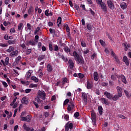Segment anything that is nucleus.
Listing matches in <instances>:
<instances>
[{
  "instance_id": "3c124183",
  "label": "nucleus",
  "mask_w": 131,
  "mask_h": 131,
  "mask_svg": "<svg viewBox=\"0 0 131 131\" xmlns=\"http://www.w3.org/2000/svg\"><path fill=\"white\" fill-rule=\"evenodd\" d=\"M74 117H75V118H77L79 117V113L77 112H76L74 114Z\"/></svg>"
},
{
  "instance_id": "ea45409f",
  "label": "nucleus",
  "mask_w": 131,
  "mask_h": 131,
  "mask_svg": "<svg viewBox=\"0 0 131 131\" xmlns=\"http://www.w3.org/2000/svg\"><path fill=\"white\" fill-rule=\"evenodd\" d=\"M9 61H10V58L9 57H6L5 59V66L6 65H8L9 64Z\"/></svg>"
},
{
  "instance_id": "b1692460",
  "label": "nucleus",
  "mask_w": 131,
  "mask_h": 131,
  "mask_svg": "<svg viewBox=\"0 0 131 131\" xmlns=\"http://www.w3.org/2000/svg\"><path fill=\"white\" fill-rule=\"evenodd\" d=\"M86 88L88 90H91V89L93 88V83L90 82V81H87V86Z\"/></svg>"
},
{
  "instance_id": "20e7f679",
  "label": "nucleus",
  "mask_w": 131,
  "mask_h": 131,
  "mask_svg": "<svg viewBox=\"0 0 131 131\" xmlns=\"http://www.w3.org/2000/svg\"><path fill=\"white\" fill-rule=\"evenodd\" d=\"M75 108V105H74V103L73 102V101L70 102V104L68 105L67 110L68 113L70 112L71 111H72L73 109Z\"/></svg>"
},
{
  "instance_id": "c9c22d12",
  "label": "nucleus",
  "mask_w": 131,
  "mask_h": 131,
  "mask_svg": "<svg viewBox=\"0 0 131 131\" xmlns=\"http://www.w3.org/2000/svg\"><path fill=\"white\" fill-rule=\"evenodd\" d=\"M45 57H46V55H40L38 58V61L39 62H40L41 60H43V59H45Z\"/></svg>"
},
{
  "instance_id": "c03bdc74",
  "label": "nucleus",
  "mask_w": 131,
  "mask_h": 131,
  "mask_svg": "<svg viewBox=\"0 0 131 131\" xmlns=\"http://www.w3.org/2000/svg\"><path fill=\"white\" fill-rule=\"evenodd\" d=\"M80 8H82V9L83 11H85L86 12H87L88 11L86 10V9H85V5H83V4H81L80 5Z\"/></svg>"
},
{
  "instance_id": "c756f323",
  "label": "nucleus",
  "mask_w": 131,
  "mask_h": 131,
  "mask_svg": "<svg viewBox=\"0 0 131 131\" xmlns=\"http://www.w3.org/2000/svg\"><path fill=\"white\" fill-rule=\"evenodd\" d=\"M47 71H48V72H52L53 71V66H52L51 64H49L47 66Z\"/></svg>"
},
{
  "instance_id": "a878e982",
  "label": "nucleus",
  "mask_w": 131,
  "mask_h": 131,
  "mask_svg": "<svg viewBox=\"0 0 131 131\" xmlns=\"http://www.w3.org/2000/svg\"><path fill=\"white\" fill-rule=\"evenodd\" d=\"M120 7L121 8V9H122V10H125L126 9V8H127V5L126 3H125V2H123L121 3Z\"/></svg>"
},
{
  "instance_id": "680f3d73",
  "label": "nucleus",
  "mask_w": 131,
  "mask_h": 131,
  "mask_svg": "<svg viewBox=\"0 0 131 131\" xmlns=\"http://www.w3.org/2000/svg\"><path fill=\"white\" fill-rule=\"evenodd\" d=\"M10 31L11 33H15V32H16V30H15V28H11Z\"/></svg>"
},
{
  "instance_id": "4d7b16f0",
  "label": "nucleus",
  "mask_w": 131,
  "mask_h": 131,
  "mask_svg": "<svg viewBox=\"0 0 131 131\" xmlns=\"http://www.w3.org/2000/svg\"><path fill=\"white\" fill-rule=\"evenodd\" d=\"M61 59H62V60H63V61H64V62H67L68 61V59H67V58L65 57V56H64V55L61 56Z\"/></svg>"
},
{
  "instance_id": "49530a36",
  "label": "nucleus",
  "mask_w": 131,
  "mask_h": 131,
  "mask_svg": "<svg viewBox=\"0 0 131 131\" xmlns=\"http://www.w3.org/2000/svg\"><path fill=\"white\" fill-rule=\"evenodd\" d=\"M64 119L67 121H68L69 119V115H64Z\"/></svg>"
},
{
  "instance_id": "09e8293b",
  "label": "nucleus",
  "mask_w": 131,
  "mask_h": 131,
  "mask_svg": "<svg viewBox=\"0 0 131 131\" xmlns=\"http://www.w3.org/2000/svg\"><path fill=\"white\" fill-rule=\"evenodd\" d=\"M68 103H69V99H66L63 102V106L67 105Z\"/></svg>"
},
{
  "instance_id": "de8ad7c7",
  "label": "nucleus",
  "mask_w": 131,
  "mask_h": 131,
  "mask_svg": "<svg viewBox=\"0 0 131 131\" xmlns=\"http://www.w3.org/2000/svg\"><path fill=\"white\" fill-rule=\"evenodd\" d=\"M57 23L59 24H61V23H62V18L60 16L57 19Z\"/></svg>"
},
{
  "instance_id": "774afa93",
  "label": "nucleus",
  "mask_w": 131,
  "mask_h": 131,
  "mask_svg": "<svg viewBox=\"0 0 131 131\" xmlns=\"http://www.w3.org/2000/svg\"><path fill=\"white\" fill-rule=\"evenodd\" d=\"M62 82H66V83H67L68 82V80L67 79V78H62Z\"/></svg>"
},
{
  "instance_id": "412c9836",
  "label": "nucleus",
  "mask_w": 131,
  "mask_h": 131,
  "mask_svg": "<svg viewBox=\"0 0 131 131\" xmlns=\"http://www.w3.org/2000/svg\"><path fill=\"white\" fill-rule=\"evenodd\" d=\"M122 45L124 47V51L126 52L128 50V48H130V45L129 43L127 44V42L123 43Z\"/></svg>"
},
{
  "instance_id": "7ed1b4c3",
  "label": "nucleus",
  "mask_w": 131,
  "mask_h": 131,
  "mask_svg": "<svg viewBox=\"0 0 131 131\" xmlns=\"http://www.w3.org/2000/svg\"><path fill=\"white\" fill-rule=\"evenodd\" d=\"M82 101L83 103H84V105H86L88 104V95L86 93L84 92H82Z\"/></svg>"
},
{
  "instance_id": "6e6552de",
  "label": "nucleus",
  "mask_w": 131,
  "mask_h": 131,
  "mask_svg": "<svg viewBox=\"0 0 131 131\" xmlns=\"http://www.w3.org/2000/svg\"><path fill=\"white\" fill-rule=\"evenodd\" d=\"M107 3L108 8L111 10H114L115 7L114 6V3H113V2L111 0H108Z\"/></svg>"
},
{
  "instance_id": "79ce46f5",
  "label": "nucleus",
  "mask_w": 131,
  "mask_h": 131,
  "mask_svg": "<svg viewBox=\"0 0 131 131\" xmlns=\"http://www.w3.org/2000/svg\"><path fill=\"white\" fill-rule=\"evenodd\" d=\"M89 11L90 12V13L94 16H95V11H93V9H92V8H89Z\"/></svg>"
},
{
  "instance_id": "052dcab7",
  "label": "nucleus",
  "mask_w": 131,
  "mask_h": 131,
  "mask_svg": "<svg viewBox=\"0 0 131 131\" xmlns=\"http://www.w3.org/2000/svg\"><path fill=\"white\" fill-rule=\"evenodd\" d=\"M93 116H97L94 110H93L91 112V117H93Z\"/></svg>"
},
{
  "instance_id": "69168bd1",
  "label": "nucleus",
  "mask_w": 131,
  "mask_h": 131,
  "mask_svg": "<svg viewBox=\"0 0 131 131\" xmlns=\"http://www.w3.org/2000/svg\"><path fill=\"white\" fill-rule=\"evenodd\" d=\"M37 86V84H30V88H36Z\"/></svg>"
},
{
  "instance_id": "864d4df0",
  "label": "nucleus",
  "mask_w": 131,
  "mask_h": 131,
  "mask_svg": "<svg viewBox=\"0 0 131 131\" xmlns=\"http://www.w3.org/2000/svg\"><path fill=\"white\" fill-rule=\"evenodd\" d=\"M2 82L4 88H8V84L6 82V81H2Z\"/></svg>"
},
{
  "instance_id": "f3484780",
  "label": "nucleus",
  "mask_w": 131,
  "mask_h": 131,
  "mask_svg": "<svg viewBox=\"0 0 131 131\" xmlns=\"http://www.w3.org/2000/svg\"><path fill=\"white\" fill-rule=\"evenodd\" d=\"M18 54H19V51L18 50L13 51L10 53V57H17L18 56Z\"/></svg>"
},
{
  "instance_id": "e433bc0d",
  "label": "nucleus",
  "mask_w": 131,
  "mask_h": 131,
  "mask_svg": "<svg viewBox=\"0 0 131 131\" xmlns=\"http://www.w3.org/2000/svg\"><path fill=\"white\" fill-rule=\"evenodd\" d=\"M21 60V56H18L16 59H15V62L16 64H19V61Z\"/></svg>"
},
{
  "instance_id": "0eeeda50",
  "label": "nucleus",
  "mask_w": 131,
  "mask_h": 131,
  "mask_svg": "<svg viewBox=\"0 0 131 131\" xmlns=\"http://www.w3.org/2000/svg\"><path fill=\"white\" fill-rule=\"evenodd\" d=\"M116 76H117L118 79H121L122 82H123V83H125V84H126V83H127V81H126V79L125 78V76H124V75H121L117 76V75H116Z\"/></svg>"
},
{
  "instance_id": "4468645a",
  "label": "nucleus",
  "mask_w": 131,
  "mask_h": 131,
  "mask_svg": "<svg viewBox=\"0 0 131 131\" xmlns=\"http://www.w3.org/2000/svg\"><path fill=\"white\" fill-rule=\"evenodd\" d=\"M100 101L102 104H104L105 105H106L107 106H109V101H108V100L106 99L105 98H101L100 99Z\"/></svg>"
},
{
  "instance_id": "5fc2aeb1",
  "label": "nucleus",
  "mask_w": 131,
  "mask_h": 131,
  "mask_svg": "<svg viewBox=\"0 0 131 131\" xmlns=\"http://www.w3.org/2000/svg\"><path fill=\"white\" fill-rule=\"evenodd\" d=\"M49 31H50V33H51V34H55V30H54L52 28H50V29H49Z\"/></svg>"
},
{
  "instance_id": "9d476101",
  "label": "nucleus",
  "mask_w": 131,
  "mask_h": 131,
  "mask_svg": "<svg viewBox=\"0 0 131 131\" xmlns=\"http://www.w3.org/2000/svg\"><path fill=\"white\" fill-rule=\"evenodd\" d=\"M111 56H112V57H113L114 59H115V61L117 62V63H118V64H119V63H120V61H119V59H118V58L117 57L116 55L115 54V53H114V51H113V50H112V51H111Z\"/></svg>"
},
{
  "instance_id": "2f4dec72",
  "label": "nucleus",
  "mask_w": 131,
  "mask_h": 131,
  "mask_svg": "<svg viewBox=\"0 0 131 131\" xmlns=\"http://www.w3.org/2000/svg\"><path fill=\"white\" fill-rule=\"evenodd\" d=\"M120 97V96H119V94L115 95L114 97L112 98V99L113 101H117V100H118Z\"/></svg>"
},
{
  "instance_id": "37998d69",
  "label": "nucleus",
  "mask_w": 131,
  "mask_h": 131,
  "mask_svg": "<svg viewBox=\"0 0 131 131\" xmlns=\"http://www.w3.org/2000/svg\"><path fill=\"white\" fill-rule=\"evenodd\" d=\"M0 47L2 48H7L8 47V44H4L3 43H0Z\"/></svg>"
},
{
  "instance_id": "a19ab883",
  "label": "nucleus",
  "mask_w": 131,
  "mask_h": 131,
  "mask_svg": "<svg viewBox=\"0 0 131 131\" xmlns=\"http://www.w3.org/2000/svg\"><path fill=\"white\" fill-rule=\"evenodd\" d=\"M81 46L83 48H85L86 47V43H85V42H84V41H81Z\"/></svg>"
},
{
  "instance_id": "1a4fd4ad",
  "label": "nucleus",
  "mask_w": 131,
  "mask_h": 131,
  "mask_svg": "<svg viewBox=\"0 0 131 131\" xmlns=\"http://www.w3.org/2000/svg\"><path fill=\"white\" fill-rule=\"evenodd\" d=\"M86 27L88 30H89V32H92V31H93V29L94 28V26H93V25H92V24L86 23Z\"/></svg>"
},
{
  "instance_id": "473e14b6",
  "label": "nucleus",
  "mask_w": 131,
  "mask_h": 131,
  "mask_svg": "<svg viewBox=\"0 0 131 131\" xmlns=\"http://www.w3.org/2000/svg\"><path fill=\"white\" fill-rule=\"evenodd\" d=\"M31 80H33V81L35 82H38L39 79H38V78H36L35 76H32L31 78Z\"/></svg>"
},
{
  "instance_id": "f03ea898",
  "label": "nucleus",
  "mask_w": 131,
  "mask_h": 131,
  "mask_svg": "<svg viewBox=\"0 0 131 131\" xmlns=\"http://www.w3.org/2000/svg\"><path fill=\"white\" fill-rule=\"evenodd\" d=\"M73 55L75 58V60H76L77 62H78L79 64H84V60L83 59V58L81 56H79V55L77 54L76 51H74Z\"/></svg>"
},
{
  "instance_id": "5701e85b",
  "label": "nucleus",
  "mask_w": 131,
  "mask_h": 131,
  "mask_svg": "<svg viewBox=\"0 0 131 131\" xmlns=\"http://www.w3.org/2000/svg\"><path fill=\"white\" fill-rule=\"evenodd\" d=\"M85 35L87 37L88 40L90 39H92L93 37H94V35L92 34V33H85Z\"/></svg>"
},
{
  "instance_id": "423d86ee",
  "label": "nucleus",
  "mask_w": 131,
  "mask_h": 131,
  "mask_svg": "<svg viewBox=\"0 0 131 131\" xmlns=\"http://www.w3.org/2000/svg\"><path fill=\"white\" fill-rule=\"evenodd\" d=\"M70 122H68L65 126V130L66 131H69V128L70 129H73V123H70Z\"/></svg>"
},
{
  "instance_id": "e2e57ef3",
  "label": "nucleus",
  "mask_w": 131,
  "mask_h": 131,
  "mask_svg": "<svg viewBox=\"0 0 131 131\" xmlns=\"http://www.w3.org/2000/svg\"><path fill=\"white\" fill-rule=\"evenodd\" d=\"M22 26H23V24L20 23L18 26V30H21V28H22Z\"/></svg>"
},
{
  "instance_id": "c85d7f7f",
  "label": "nucleus",
  "mask_w": 131,
  "mask_h": 131,
  "mask_svg": "<svg viewBox=\"0 0 131 131\" xmlns=\"http://www.w3.org/2000/svg\"><path fill=\"white\" fill-rule=\"evenodd\" d=\"M98 109L100 115H103V107H102L101 105H99L98 106Z\"/></svg>"
},
{
  "instance_id": "9b49d317",
  "label": "nucleus",
  "mask_w": 131,
  "mask_h": 131,
  "mask_svg": "<svg viewBox=\"0 0 131 131\" xmlns=\"http://www.w3.org/2000/svg\"><path fill=\"white\" fill-rule=\"evenodd\" d=\"M116 89L117 90L118 95L120 96V97H122V88L119 86H117Z\"/></svg>"
},
{
  "instance_id": "393cba45",
  "label": "nucleus",
  "mask_w": 131,
  "mask_h": 131,
  "mask_svg": "<svg viewBox=\"0 0 131 131\" xmlns=\"http://www.w3.org/2000/svg\"><path fill=\"white\" fill-rule=\"evenodd\" d=\"M13 51H15V48L14 47V46H9V49L6 50V52L7 53H12V52H13Z\"/></svg>"
},
{
  "instance_id": "72a5a7b5",
  "label": "nucleus",
  "mask_w": 131,
  "mask_h": 131,
  "mask_svg": "<svg viewBox=\"0 0 131 131\" xmlns=\"http://www.w3.org/2000/svg\"><path fill=\"white\" fill-rule=\"evenodd\" d=\"M64 28L66 30L67 32H69L70 31V28H69V26H68V24H66L63 25Z\"/></svg>"
},
{
  "instance_id": "2eb2a0df",
  "label": "nucleus",
  "mask_w": 131,
  "mask_h": 131,
  "mask_svg": "<svg viewBox=\"0 0 131 131\" xmlns=\"http://www.w3.org/2000/svg\"><path fill=\"white\" fill-rule=\"evenodd\" d=\"M100 6L101 7L102 11H103L104 13H107V6H106V4L104 3H101Z\"/></svg>"
},
{
  "instance_id": "4c0bfd02",
  "label": "nucleus",
  "mask_w": 131,
  "mask_h": 131,
  "mask_svg": "<svg viewBox=\"0 0 131 131\" xmlns=\"http://www.w3.org/2000/svg\"><path fill=\"white\" fill-rule=\"evenodd\" d=\"M28 43H29V45H30L31 46H35V45H36L35 42H34V41L33 40L29 41Z\"/></svg>"
},
{
  "instance_id": "6e6d98bb",
  "label": "nucleus",
  "mask_w": 131,
  "mask_h": 131,
  "mask_svg": "<svg viewBox=\"0 0 131 131\" xmlns=\"http://www.w3.org/2000/svg\"><path fill=\"white\" fill-rule=\"evenodd\" d=\"M118 117L119 118H122V119H125V118H126L125 117V116H123V115H118Z\"/></svg>"
},
{
  "instance_id": "dca6fc26",
  "label": "nucleus",
  "mask_w": 131,
  "mask_h": 131,
  "mask_svg": "<svg viewBox=\"0 0 131 131\" xmlns=\"http://www.w3.org/2000/svg\"><path fill=\"white\" fill-rule=\"evenodd\" d=\"M34 12V10H33V7L30 6L28 10V15L32 16L33 13Z\"/></svg>"
},
{
  "instance_id": "58836bf2",
  "label": "nucleus",
  "mask_w": 131,
  "mask_h": 131,
  "mask_svg": "<svg viewBox=\"0 0 131 131\" xmlns=\"http://www.w3.org/2000/svg\"><path fill=\"white\" fill-rule=\"evenodd\" d=\"M124 92L125 93V95L126 97H127V98H128V99H129V98H130V96H129V93H128L127 92V91L124 90Z\"/></svg>"
},
{
  "instance_id": "bf43d9fd",
  "label": "nucleus",
  "mask_w": 131,
  "mask_h": 131,
  "mask_svg": "<svg viewBox=\"0 0 131 131\" xmlns=\"http://www.w3.org/2000/svg\"><path fill=\"white\" fill-rule=\"evenodd\" d=\"M49 50L50 51H53V50H54V48H53V45L50 43L49 45Z\"/></svg>"
},
{
  "instance_id": "aec40b11",
  "label": "nucleus",
  "mask_w": 131,
  "mask_h": 131,
  "mask_svg": "<svg viewBox=\"0 0 131 131\" xmlns=\"http://www.w3.org/2000/svg\"><path fill=\"white\" fill-rule=\"evenodd\" d=\"M21 103L23 104H25V105H28V103H29L28 101V98L26 97L23 98L21 99Z\"/></svg>"
},
{
  "instance_id": "bb28decb",
  "label": "nucleus",
  "mask_w": 131,
  "mask_h": 131,
  "mask_svg": "<svg viewBox=\"0 0 131 131\" xmlns=\"http://www.w3.org/2000/svg\"><path fill=\"white\" fill-rule=\"evenodd\" d=\"M69 64L70 69H73L74 67V62H73V61L71 59L69 60Z\"/></svg>"
},
{
  "instance_id": "7c9ffc66",
  "label": "nucleus",
  "mask_w": 131,
  "mask_h": 131,
  "mask_svg": "<svg viewBox=\"0 0 131 131\" xmlns=\"http://www.w3.org/2000/svg\"><path fill=\"white\" fill-rule=\"evenodd\" d=\"M4 38L5 39V40H9V39H12L13 37L12 36H9V35H8V34H6L4 36Z\"/></svg>"
},
{
  "instance_id": "4be33fe9",
  "label": "nucleus",
  "mask_w": 131,
  "mask_h": 131,
  "mask_svg": "<svg viewBox=\"0 0 131 131\" xmlns=\"http://www.w3.org/2000/svg\"><path fill=\"white\" fill-rule=\"evenodd\" d=\"M123 61L126 64V66H128L129 65V60H128V58L126 56H124L123 58Z\"/></svg>"
},
{
  "instance_id": "338daca9",
  "label": "nucleus",
  "mask_w": 131,
  "mask_h": 131,
  "mask_svg": "<svg viewBox=\"0 0 131 131\" xmlns=\"http://www.w3.org/2000/svg\"><path fill=\"white\" fill-rule=\"evenodd\" d=\"M27 27H28V29L29 30H30V31H31V25L29 23L27 24Z\"/></svg>"
},
{
  "instance_id": "a211bd4d",
  "label": "nucleus",
  "mask_w": 131,
  "mask_h": 131,
  "mask_svg": "<svg viewBox=\"0 0 131 131\" xmlns=\"http://www.w3.org/2000/svg\"><path fill=\"white\" fill-rule=\"evenodd\" d=\"M104 95L106 97L107 99H108V100H111V99H112V94H111L110 93L105 91L104 93Z\"/></svg>"
},
{
  "instance_id": "39448f33",
  "label": "nucleus",
  "mask_w": 131,
  "mask_h": 131,
  "mask_svg": "<svg viewBox=\"0 0 131 131\" xmlns=\"http://www.w3.org/2000/svg\"><path fill=\"white\" fill-rule=\"evenodd\" d=\"M32 117L31 115H28L26 117H22L21 118V121H27V122H30Z\"/></svg>"
},
{
  "instance_id": "cd10ccee",
  "label": "nucleus",
  "mask_w": 131,
  "mask_h": 131,
  "mask_svg": "<svg viewBox=\"0 0 131 131\" xmlns=\"http://www.w3.org/2000/svg\"><path fill=\"white\" fill-rule=\"evenodd\" d=\"M93 76L95 81H98V80H99V75L97 72L94 73Z\"/></svg>"
},
{
  "instance_id": "f8f14e48",
  "label": "nucleus",
  "mask_w": 131,
  "mask_h": 131,
  "mask_svg": "<svg viewBox=\"0 0 131 131\" xmlns=\"http://www.w3.org/2000/svg\"><path fill=\"white\" fill-rule=\"evenodd\" d=\"M23 128L24 129H25V130L26 131H34V128H33V127H29L27 126L26 124H24L23 125Z\"/></svg>"
},
{
  "instance_id": "f704fd0d",
  "label": "nucleus",
  "mask_w": 131,
  "mask_h": 131,
  "mask_svg": "<svg viewBox=\"0 0 131 131\" xmlns=\"http://www.w3.org/2000/svg\"><path fill=\"white\" fill-rule=\"evenodd\" d=\"M7 42L9 45H15L16 43V40H9L7 41Z\"/></svg>"
},
{
  "instance_id": "ddd939ff",
  "label": "nucleus",
  "mask_w": 131,
  "mask_h": 131,
  "mask_svg": "<svg viewBox=\"0 0 131 131\" xmlns=\"http://www.w3.org/2000/svg\"><path fill=\"white\" fill-rule=\"evenodd\" d=\"M61 46H63V50L66 53H70V49H69V47H68L65 43H62L61 44Z\"/></svg>"
},
{
  "instance_id": "8fccbe9b",
  "label": "nucleus",
  "mask_w": 131,
  "mask_h": 131,
  "mask_svg": "<svg viewBox=\"0 0 131 131\" xmlns=\"http://www.w3.org/2000/svg\"><path fill=\"white\" fill-rule=\"evenodd\" d=\"M26 75V78H30V76H31V73L29 72V71L27 73Z\"/></svg>"
},
{
  "instance_id": "13d9d810",
  "label": "nucleus",
  "mask_w": 131,
  "mask_h": 131,
  "mask_svg": "<svg viewBox=\"0 0 131 131\" xmlns=\"http://www.w3.org/2000/svg\"><path fill=\"white\" fill-rule=\"evenodd\" d=\"M99 42L101 43V46H103V47L105 46V43L103 40L100 39L99 40Z\"/></svg>"
},
{
  "instance_id": "f257e3e1",
  "label": "nucleus",
  "mask_w": 131,
  "mask_h": 131,
  "mask_svg": "<svg viewBox=\"0 0 131 131\" xmlns=\"http://www.w3.org/2000/svg\"><path fill=\"white\" fill-rule=\"evenodd\" d=\"M46 92L45 91H39L38 93V96L35 98V101H37L38 103H40L41 102V100H40V98L42 99V100H46Z\"/></svg>"
},
{
  "instance_id": "6ab92c4d",
  "label": "nucleus",
  "mask_w": 131,
  "mask_h": 131,
  "mask_svg": "<svg viewBox=\"0 0 131 131\" xmlns=\"http://www.w3.org/2000/svg\"><path fill=\"white\" fill-rule=\"evenodd\" d=\"M91 120L94 126L97 125V116L91 117Z\"/></svg>"
},
{
  "instance_id": "603ef678",
  "label": "nucleus",
  "mask_w": 131,
  "mask_h": 131,
  "mask_svg": "<svg viewBox=\"0 0 131 131\" xmlns=\"http://www.w3.org/2000/svg\"><path fill=\"white\" fill-rule=\"evenodd\" d=\"M31 52H32L31 49H27L26 51V55H29L31 54Z\"/></svg>"
},
{
  "instance_id": "0e129e2a",
  "label": "nucleus",
  "mask_w": 131,
  "mask_h": 131,
  "mask_svg": "<svg viewBox=\"0 0 131 131\" xmlns=\"http://www.w3.org/2000/svg\"><path fill=\"white\" fill-rule=\"evenodd\" d=\"M49 12H50L49 10H46L45 11V15L47 16V17H49V16H50Z\"/></svg>"
},
{
  "instance_id": "a18cd8bd",
  "label": "nucleus",
  "mask_w": 131,
  "mask_h": 131,
  "mask_svg": "<svg viewBox=\"0 0 131 131\" xmlns=\"http://www.w3.org/2000/svg\"><path fill=\"white\" fill-rule=\"evenodd\" d=\"M78 76L79 77V78H80L81 79H82V78H83V77H84V75H83V74H81V73H79L78 74Z\"/></svg>"
}]
</instances>
